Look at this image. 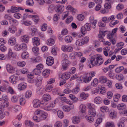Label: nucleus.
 <instances>
[{
  "instance_id": "nucleus-62",
  "label": "nucleus",
  "mask_w": 127,
  "mask_h": 127,
  "mask_svg": "<svg viewBox=\"0 0 127 127\" xmlns=\"http://www.w3.org/2000/svg\"><path fill=\"white\" fill-rule=\"evenodd\" d=\"M19 100L20 104L21 105H24L26 102L25 99L23 98H21Z\"/></svg>"
},
{
  "instance_id": "nucleus-59",
  "label": "nucleus",
  "mask_w": 127,
  "mask_h": 127,
  "mask_svg": "<svg viewBox=\"0 0 127 127\" xmlns=\"http://www.w3.org/2000/svg\"><path fill=\"white\" fill-rule=\"evenodd\" d=\"M40 118L41 120H43L45 119L47 117V116L46 114H45L44 112L43 111V113L40 115Z\"/></svg>"
},
{
  "instance_id": "nucleus-60",
  "label": "nucleus",
  "mask_w": 127,
  "mask_h": 127,
  "mask_svg": "<svg viewBox=\"0 0 127 127\" xmlns=\"http://www.w3.org/2000/svg\"><path fill=\"white\" fill-rule=\"evenodd\" d=\"M115 77L116 79L120 81L122 80L123 79V75L120 74L119 75L116 76Z\"/></svg>"
},
{
  "instance_id": "nucleus-64",
  "label": "nucleus",
  "mask_w": 127,
  "mask_h": 127,
  "mask_svg": "<svg viewBox=\"0 0 127 127\" xmlns=\"http://www.w3.org/2000/svg\"><path fill=\"white\" fill-rule=\"evenodd\" d=\"M107 97L108 98L110 99L112 97L113 94L111 91H108L107 93Z\"/></svg>"
},
{
  "instance_id": "nucleus-28",
  "label": "nucleus",
  "mask_w": 127,
  "mask_h": 127,
  "mask_svg": "<svg viewBox=\"0 0 127 127\" xmlns=\"http://www.w3.org/2000/svg\"><path fill=\"white\" fill-rule=\"evenodd\" d=\"M94 101L96 104H99L102 102V100L101 97H97L95 98Z\"/></svg>"
},
{
  "instance_id": "nucleus-38",
  "label": "nucleus",
  "mask_w": 127,
  "mask_h": 127,
  "mask_svg": "<svg viewBox=\"0 0 127 127\" xmlns=\"http://www.w3.org/2000/svg\"><path fill=\"white\" fill-rule=\"evenodd\" d=\"M67 8L69 10H70L74 14L77 11V10L70 6H67Z\"/></svg>"
},
{
  "instance_id": "nucleus-58",
  "label": "nucleus",
  "mask_w": 127,
  "mask_h": 127,
  "mask_svg": "<svg viewBox=\"0 0 127 127\" xmlns=\"http://www.w3.org/2000/svg\"><path fill=\"white\" fill-rule=\"evenodd\" d=\"M99 40L95 41L94 42V46L95 47H98L99 45L100 42Z\"/></svg>"
},
{
  "instance_id": "nucleus-30",
  "label": "nucleus",
  "mask_w": 127,
  "mask_h": 127,
  "mask_svg": "<svg viewBox=\"0 0 127 127\" xmlns=\"http://www.w3.org/2000/svg\"><path fill=\"white\" fill-rule=\"evenodd\" d=\"M47 43L48 45L50 46L53 45L54 43V41L52 38H50L48 39L47 40Z\"/></svg>"
},
{
  "instance_id": "nucleus-17",
  "label": "nucleus",
  "mask_w": 127,
  "mask_h": 127,
  "mask_svg": "<svg viewBox=\"0 0 127 127\" xmlns=\"http://www.w3.org/2000/svg\"><path fill=\"white\" fill-rule=\"evenodd\" d=\"M8 43L9 45H14L16 43L15 38L14 37H12L9 40Z\"/></svg>"
},
{
  "instance_id": "nucleus-14",
  "label": "nucleus",
  "mask_w": 127,
  "mask_h": 127,
  "mask_svg": "<svg viewBox=\"0 0 127 127\" xmlns=\"http://www.w3.org/2000/svg\"><path fill=\"white\" fill-rule=\"evenodd\" d=\"M8 30L9 32L12 33H14L16 31L17 29L15 26L11 25L9 27Z\"/></svg>"
},
{
  "instance_id": "nucleus-5",
  "label": "nucleus",
  "mask_w": 127,
  "mask_h": 127,
  "mask_svg": "<svg viewBox=\"0 0 127 127\" xmlns=\"http://www.w3.org/2000/svg\"><path fill=\"white\" fill-rule=\"evenodd\" d=\"M18 79L17 76L13 75L11 76L9 78V80L12 84H15L17 83Z\"/></svg>"
},
{
  "instance_id": "nucleus-42",
  "label": "nucleus",
  "mask_w": 127,
  "mask_h": 127,
  "mask_svg": "<svg viewBox=\"0 0 127 127\" xmlns=\"http://www.w3.org/2000/svg\"><path fill=\"white\" fill-rule=\"evenodd\" d=\"M77 19L79 21H82L84 19V16L81 14H79L77 15Z\"/></svg>"
},
{
  "instance_id": "nucleus-16",
  "label": "nucleus",
  "mask_w": 127,
  "mask_h": 127,
  "mask_svg": "<svg viewBox=\"0 0 127 127\" xmlns=\"http://www.w3.org/2000/svg\"><path fill=\"white\" fill-rule=\"evenodd\" d=\"M90 22L92 24V25H93L94 26L93 27L95 29V27L96 24L97 22V20H94V17L93 16H91L90 18Z\"/></svg>"
},
{
  "instance_id": "nucleus-40",
  "label": "nucleus",
  "mask_w": 127,
  "mask_h": 127,
  "mask_svg": "<svg viewBox=\"0 0 127 127\" xmlns=\"http://www.w3.org/2000/svg\"><path fill=\"white\" fill-rule=\"evenodd\" d=\"M106 127H115L114 123L112 122H109L106 124Z\"/></svg>"
},
{
  "instance_id": "nucleus-49",
  "label": "nucleus",
  "mask_w": 127,
  "mask_h": 127,
  "mask_svg": "<svg viewBox=\"0 0 127 127\" xmlns=\"http://www.w3.org/2000/svg\"><path fill=\"white\" fill-rule=\"evenodd\" d=\"M98 37L99 38V41L104 42L105 41V40L104 39L103 36L101 34V33L100 32L98 34Z\"/></svg>"
},
{
  "instance_id": "nucleus-53",
  "label": "nucleus",
  "mask_w": 127,
  "mask_h": 127,
  "mask_svg": "<svg viewBox=\"0 0 127 127\" xmlns=\"http://www.w3.org/2000/svg\"><path fill=\"white\" fill-rule=\"evenodd\" d=\"M124 68L123 66H120L117 67L115 69V71L117 73L121 72Z\"/></svg>"
},
{
  "instance_id": "nucleus-26",
  "label": "nucleus",
  "mask_w": 127,
  "mask_h": 127,
  "mask_svg": "<svg viewBox=\"0 0 127 127\" xmlns=\"http://www.w3.org/2000/svg\"><path fill=\"white\" fill-rule=\"evenodd\" d=\"M64 40L66 42L69 43L71 42L72 40V37L70 36H67L65 37Z\"/></svg>"
},
{
  "instance_id": "nucleus-3",
  "label": "nucleus",
  "mask_w": 127,
  "mask_h": 127,
  "mask_svg": "<svg viewBox=\"0 0 127 127\" xmlns=\"http://www.w3.org/2000/svg\"><path fill=\"white\" fill-rule=\"evenodd\" d=\"M7 96L6 95H3L2 96V98L3 99L0 105L4 107H7L9 104V103L6 100H5V99H6Z\"/></svg>"
},
{
  "instance_id": "nucleus-63",
  "label": "nucleus",
  "mask_w": 127,
  "mask_h": 127,
  "mask_svg": "<svg viewBox=\"0 0 127 127\" xmlns=\"http://www.w3.org/2000/svg\"><path fill=\"white\" fill-rule=\"evenodd\" d=\"M108 108L105 106H103L101 107L100 108V110L101 111L103 112H106L108 110Z\"/></svg>"
},
{
  "instance_id": "nucleus-48",
  "label": "nucleus",
  "mask_w": 127,
  "mask_h": 127,
  "mask_svg": "<svg viewBox=\"0 0 127 127\" xmlns=\"http://www.w3.org/2000/svg\"><path fill=\"white\" fill-rule=\"evenodd\" d=\"M57 115L58 117L60 118H63L64 116L63 112L60 110H59L58 111Z\"/></svg>"
},
{
  "instance_id": "nucleus-54",
  "label": "nucleus",
  "mask_w": 127,
  "mask_h": 127,
  "mask_svg": "<svg viewBox=\"0 0 127 127\" xmlns=\"http://www.w3.org/2000/svg\"><path fill=\"white\" fill-rule=\"evenodd\" d=\"M116 8L118 10H120L124 8V6L122 4L120 3L117 6Z\"/></svg>"
},
{
  "instance_id": "nucleus-22",
  "label": "nucleus",
  "mask_w": 127,
  "mask_h": 127,
  "mask_svg": "<svg viewBox=\"0 0 127 127\" xmlns=\"http://www.w3.org/2000/svg\"><path fill=\"white\" fill-rule=\"evenodd\" d=\"M73 123L75 124H77L80 122V118L77 116H74L72 118Z\"/></svg>"
},
{
  "instance_id": "nucleus-13",
  "label": "nucleus",
  "mask_w": 127,
  "mask_h": 127,
  "mask_svg": "<svg viewBox=\"0 0 127 127\" xmlns=\"http://www.w3.org/2000/svg\"><path fill=\"white\" fill-rule=\"evenodd\" d=\"M70 76V73L67 72L64 73L62 76V78L63 80H66L69 78Z\"/></svg>"
},
{
  "instance_id": "nucleus-33",
  "label": "nucleus",
  "mask_w": 127,
  "mask_h": 127,
  "mask_svg": "<svg viewBox=\"0 0 127 127\" xmlns=\"http://www.w3.org/2000/svg\"><path fill=\"white\" fill-rule=\"evenodd\" d=\"M32 92L30 90L27 91L25 93V96L27 98H30L31 96Z\"/></svg>"
},
{
  "instance_id": "nucleus-35",
  "label": "nucleus",
  "mask_w": 127,
  "mask_h": 127,
  "mask_svg": "<svg viewBox=\"0 0 127 127\" xmlns=\"http://www.w3.org/2000/svg\"><path fill=\"white\" fill-rule=\"evenodd\" d=\"M77 53L76 52H73L71 53L69 56V57L71 59H74L76 58V56H77Z\"/></svg>"
},
{
  "instance_id": "nucleus-24",
  "label": "nucleus",
  "mask_w": 127,
  "mask_h": 127,
  "mask_svg": "<svg viewBox=\"0 0 127 127\" xmlns=\"http://www.w3.org/2000/svg\"><path fill=\"white\" fill-rule=\"evenodd\" d=\"M29 39L28 36L27 35H25L21 37V40L27 43L28 42Z\"/></svg>"
},
{
  "instance_id": "nucleus-50",
  "label": "nucleus",
  "mask_w": 127,
  "mask_h": 127,
  "mask_svg": "<svg viewBox=\"0 0 127 127\" xmlns=\"http://www.w3.org/2000/svg\"><path fill=\"white\" fill-rule=\"evenodd\" d=\"M98 82L97 79H95L91 83V85L93 86H95L98 84Z\"/></svg>"
},
{
  "instance_id": "nucleus-47",
  "label": "nucleus",
  "mask_w": 127,
  "mask_h": 127,
  "mask_svg": "<svg viewBox=\"0 0 127 127\" xmlns=\"http://www.w3.org/2000/svg\"><path fill=\"white\" fill-rule=\"evenodd\" d=\"M91 78L88 75H87L84 78V82L85 83L89 82L91 79Z\"/></svg>"
},
{
  "instance_id": "nucleus-43",
  "label": "nucleus",
  "mask_w": 127,
  "mask_h": 127,
  "mask_svg": "<svg viewBox=\"0 0 127 127\" xmlns=\"http://www.w3.org/2000/svg\"><path fill=\"white\" fill-rule=\"evenodd\" d=\"M75 44L77 46H80L83 45L81 39H80L77 40L75 42Z\"/></svg>"
},
{
  "instance_id": "nucleus-45",
  "label": "nucleus",
  "mask_w": 127,
  "mask_h": 127,
  "mask_svg": "<svg viewBox=\"0 0 127 127\" xmlns=\"http://www.w3.org/2000/svg\"><path fill=\"white\" fill-rule=\"evenodd\" d=\"M47 101H43V100H42L41 102L40 107L44 109V108L46 107V105L47 104Z\"/></svg>"
},
{
  "instance_id": "nucleus-12",
  "label": "nucleus",
  "mask_w": 127,
  "mask_h": 127,
  "mask_svg": "<svg viewBox=\"0 0 127 127\" xmlns=\"http://www.w3.org/2000/svg\"><path fill=\"white\" fill-rule=\"evenodd\" d=\"M36 79V85L37 86H39L41 85L42 77L41 76L39 75L37 76Z\"/></svg>"
},
{
  "instance_id": "nucleus-21",
  "label": "nucleus",
  "mask_w": 127,
  "mask_h": 127,
  "mask_svg": "<svg viewBox=\"0 0 127 127\" xmlns=\"http://www.w3.org/2000/svg\"><path fill=\"white\" fill-rule=\"evenodd\" d=\"M89 95V94L87 93L83 92L80 94V96L81 99L85 100L87 99Z\"/></svg>"
},
{
  "instance_id": "nucleus-55",
  "label": "nucleus",
  "mask_w": 127,
  "mask_h": 127,
  "mask_svg": "<svg viewBox=\"0 0 127 127\" xmlns=\"http://www.w3.org/2000/svg\"><path fill=\"white\" fill-rule=\"evenodd\" d=\"M79 91V89L78 87H76L75 88L73 89L72 91V92L74 94H77Z\"/></svg>"
},
{
  "instance_id": "nucleus-32",
  "label": "nucleus",
  "mask_w": 127,
  "mask_h": 127,
  "mask_svg": "<svg viewBox=\"0 0 127 127\" xmlns=\"http://www.w3.org/2000/svg\"><path fill=\"white\" fill-rule=\"evenodd\" d=\"M121 97V95L118 94H116L114 96V100L115 102H117L119 100V99Z\"/></svg>"
},
{
  "instance_id": "nucleus-25",
  "label": "nucleus",
  "mask_w": 127,
  "mask_h": 127,
  "mask_svg": "<svg viewBox=\"0 0 127 127\" xmlns=\"http://www.w3.org/2000/svg\"><path fill=\"white\" fill-rule=\"evenodd\" d=\"M125 104L123 103L118 104L117 106L118 109L120 110H122L126 107Z\"/></svg>"
},
{
  "instance_id": "nucleus-37",
  "label": "nucleus",
  "mask_w": 127,
  "mask_h": 127,
  "mask_svg": "<svg viewBox=\"0 0 127 127\" xmlns=\"http://www.w3.org/2000/svg\"><path fill=\"white\" fill-rule=\"evenodd\" d=\"M87 106L89 108V110L91 111V110L93 109V111H94V109H95L94 107V105L90 103H88L87 104Z\"/></svg>"
},
{
  "instance_id": "nucleus-2",
  "label": "nucleus",
  "mask_w": 127,
  "mask_h": 127,
  "mask_svg": "<svg viewBox=\"0 0 127 127\" xmlns=\"http://www.w3.org/2000/svg\"><path fill=\"white\" fill-rule=\"evenodd\" d=\"M91 28V24L89 23H87L81 28V31L83 34L84 35L86 33L87 31H90Z\"/></svg>"
},
{
  "instance_id": "nucleus-29",
  "label": "nucleus",
  "mask_w": 127,
  "mask_h": 127,
  "mask_svg": "<svg viewBox=\"0 0 127 127\" xmlns=\"http://www.w3.org/2000/svg\"><path fill=\"white\" fill-rule=\"evenodd\" d=\"M109 116L110 118L113 119L116 117V114L115 111L113 110L110 112Z\"/></svg>"
},
{
  "instance_id": "nucleus-27",
  "label": "nucleus",
  "mask_w": 127,
  "mask_h": 127,
  "mask_svg": "<svg viewBox=\"0 0 127 127\" xmlns=\"http://www.w3.org/2000/svg\"><path fill=\"white\" fill-rule=\"evenodd\" d=\"M89 38L88 37L86 36L83 37L81 39L83 45L88 43L89 41Z\"/></svg>"
},
{
  "instance_id": "nucleus-6",
  "label": "nucleus",
  "mask_w": 127,
  "mask_h": 127,
  "mask_svg": "<svg viewBox=\"0 0 127 127\" xmlns=\"http://www.w3.org/2000/svg\"><path fill=\"white\" fill-rule=\"evenodd\" d=\"M56 102V99L54 100V102L51 103L50 105L47 107H45L44 109L46 110L49 111L52 109V108L55 106Z\"/></svg>"
},
{
  "instance_id": "nucleus-8",
  "label": "nucleus",
  "mask_w": 127,
  "mask_h": 127,
  "mask_svg": "<svg viewBox=\"0 0 127 127\" xmlns=\"http://www.w3.org/2000/svg\"><path fill=\"white\" fill-rule=\"evenodd\" d=\"M62 68L64 70H66L68 64L70 63V62L67 60H63L62 61Z\"/></svg>"
},
{
  "instance_id": "nucleus-36",
  "label": "nucleus",
  "mask_w": 127,
  "mask_h": 127,
  "mask_svg": "<svg viewBox=\"0 0 127 127\" xmlns=\"http://www.w3.org/2000/svg\"><path fill=\"white\" fill-rule=\"evenodd\" d=\"M80 108L81 109V111L83 113L85 112L86 111V106L83 104H82L80 105Z\"/></svg>"
},
{
  "instance_id": "nucleus-41",
  "label": "nucleus",
  "mask_w": 127,
  "mask_h": 127,
  "mask_svg": "<svg viewBox=\"0 0 127 127\" xmlns=\"http://www.w3.org/2000/svg\"><path fill=\"white\" fill-rule=\"evenodd\" d=\"M88 113L89 115H91L92 116H95L96 114L95 109H94V111L93 109L91 110V111L89 110Z\"/></svg>"
},
{
  "instance_id": "nucleus-9",
  "label": "nucleus",
  "mask_w": 127,
  "mask_h": 127,
  "mask_svg": "<svg viewBox=\"0 0 127 127\" xmlns=\"http://www.w3.org/2000/svg\"><path fill=\"white\" fill-rule=\"evenodd\" d=\"M33 106L34 108H37L39 106L40 107L41 102L38 99H34L33 101Z\"/></svg>"
},
{
  "instance_id": "nucleus-46",
  "label": "nucleus",
  "mask_w": 127,
  "mask_h": 127,
  "mask_svg": "<svg viewBox=\"0 0 127 127\" xmlns=\"http://www.w3.org/2000/svg\"><path fill=\"white\" fill-rule=\"evenodd\" d=\"M26 3L27 5L30 6H32L34 4V2L32 0H27Z\"/></svg>"
},
{
  "instance_id": "nucleus-19",
  "label": "nucleus",
  "mask_w": 127,
  "mask_h": 127,
  "mask_svg": "<svg viewBox=\"0 0 127 127\" xmlns=\"http://www.w3.org/2000/svg\"><path fill=\"white\" fill-rule=\"evenodd\" d=\"M50 70L49 69H46L43 72V75L44 78H46L48 77L50 73Z\"/></svg>"
},
{
  "instance_id": "nucleus-1",
  "label": "nucleus",
  "mask_w": 127,
  "mask_h": 127,
  "mask_svg": "<svg viewBox=\"0 0 127 127\" xmlns=\"http://www.w3.org/2000/svg\"><path fill=\"white\" fill-rule=\"evenodd\" d=\"M98 55H95L90 58L89 61V66L90 68L93 67L95 66H96L97 64V60Z\"/></svg>"
},
{
  "instance_id": "nucleus-11",
  "label": "nucleus",
  "mask_w": 127,
  "mask_h": 127,
  "mask_svg": "<svg viewBox=\"0 0 127 127\" xmlns=\"http://www.w3.org/2000/svg\"><path fill=\"white\" fill-rule=\"evenodd\" d=\"M27 84L26 83H21L18 85V88L20 90H23L27 88Z\"/></svg>"
},
{
  "instance_id": "nucleus-4",
  "label": "nucleus",
  "mask_w": 127,
  "mask_h": 127,
  "mask_svg": "<svg viewBox=\"0 0 127 127\" xmlns=\"http://www.w3.org/2000/svg\"><path fill=\"white\" fill-rule=\"evenodd\" d=\"M64 9V6L62 5L58 4L56 5L55 8V11L60 13H62Z\"/></svg>"
},
{
  "instance_id": "nucleus-57",
  "label": "nucleus",
  "mask_w": 127,
  "mask_h": 127,
  "mask_svg": "<svg viewBox=\"0 0 127 127\" xmlns=\"http://www.w3.org/2000/svg\"><path fill=\"white\" fill-rule=\"evenodd\" d=\"M60 18V16L59 14H56L54 15L53 19L54 21H57Z\"/></svg>"
},
{
  "instance_id": "nucleus-51",
  "label": "nucleus",
  "mask_w": 127,
  "mask_h": 127,
  "mask_svg": "<svg viewBox=\"0 0 127 127\" xmlns=\"http://www.w3.org/2000/svg\"><path fill=\"white\" fill-rule=\"evenodd\" d=\"M17 64L19 66L23 67L25 65L26 63L24 61H20L17 63Z\"/></svg>"
},
{
  "instance_id": "nucleus-15",
  "label": "nucleus",
  "mask_w": 127,
  "mask_h": 127,
  "mask_svg": "<svg viewBox=\"0 0 127 127\" xmlns=\"http://www.w3.org/2000/svg\"><path fill=\"white\" fill-rule=\"evenodd\" d=\"M97 62V66H99L101 64L103 63V60L101 56L100 55H98Z\"/></svg>"
},
{
  "instance_id": "nucleus-56",
  "label": "nucleus",
  "mask_w": 127,
  "mask_h": 127,
  "mask_svg": "<svg viewBox=\"0 0 127 127\" xmlns=\"http://www.w3.org/2000/svg\"><path fill=\"white\" fill-rule=\"evenodd\" d=\"M63 110L64 111H69L70 110V108L67 106H64L63 107Z\"/></svg>"
},
{
  "instance_id": "nucleus-34",
  "label": "nucleus",
  "mask_w": 127,
  "mask_h": 127,
  "mask_svg": "<svg viewBox=\"0 0 127 127\" xmlns=\"http://www.w3.org/2000/svg\"><path fill=\"white\" fill-rule=\"evenodd\" d=\"M29 57V55L28 52H24L22 54V57L24 59H26Z\"/></svg>"
},
{
  "instance_id": "nucleus-7",
  "label": "nucleus",
  "mask_w": 127,
  "mask_h": 127,
  "mask_svg": "<svg viewBox=\"0 0 127 127\" xmlns=\"http://www.w3.org/2000/svg\"><path fill=\"white\" fill-rule=\"evenodd\" d=\"M54 59L53 57H49L47 58L46 63L48 65H52L54 64Z\"/></svg>"
},
{
  "instance_id": "nucleus-39",
  "label": "nucleus",
  "mask_w": 127,
  "mask_h": 127,
  "mask_svg": "<svg viewBox=\"0 0 127 127\" xmlns=\"http://www.w3.org/2000/svg\"><path fill=\"white\" fill-rule=\"evenodd\" d=\"M33 73L34 74L38 75L40 74L41 73V71L39 69L37 68L34 69L33 70Z\"/></svg>"
},
{
  "instance_id": "nucleus-52",
  "label": "nucleus",
  "mask_w": 127,
  "mask_h": 127,
  "mask_svg": "<svg viewBox=\"0 0 127 127\" xmlns=\"http://www.w3.org/2000/svg\"><path fill=\"white\" fill-rule=\"evenodd\" d=\"M20 49H21L23 50H26L27 46L25 44L23 43L20 45Z\"/></svg>"
},
{
  "instance_id": "nucleus-44",
  "label": "nucleus",
  "mask_w": 127,
  "mask_h": 127,
  "mask_svg": "<svg viewBox=\"0 0 127 127\" xmlns=\"http://www.w3.org/2000/svg\"><path fill=\"white\" fill-rule=\"evenodd\" d=\"M25 124L26 125L31 126H32L34 125V123L30 121L27 120L25 122Z\"/></svg>"
},
{
  "instance_id": "nucleus-18",
  "label": "nucleus",
  "mask_w": 127,
  "mask_h": 127,
  "mask_svg": "<svg viewBox=\"0 0 127 127\" xmlns=\"http://www.w3.org/2000/svg\"><path fill=\"white\" fill-rule=\"evenodd\" d=\"M43 101H47L49 100L51 98V96L48 94H44L43 96Z\"/></svg>"
},
{
  "instance_id": "nucleus-10",
  "label": "nucleus",
  "mask_w": 127,
  "mask_h": 127,
  "mask_svg": "<svg viewBox=\"0 0 127 127\" xmlns=\"http://www.w3.org/2000/svg\"><path fill=\"white\" fill-rule=\"evenodd\" d=\"M33 44L34 46H38L40 44V39L38 37H34L32 38Z\"/></svg>"
},
{
  "instance_id": "nucleus-20",
  "label": "nucleus",
  "mask_w": 127,
  "mask_h": 127,
  "mask_svg": "<svg viewBox=\"0 0 127 127\" xmlns=\"http://www.w3.org/2000/svg\"><path fill=\"white\" fill-rule=\"evenodd\" d=\"M107 80V79L106 77L104 76H101L99 79V82L101 83H106Z\"/></svg>"
},
{
  "instance_id": "nucleus-61",
  "label": "nucleus",
  "mask_w": 127,
  "mask_h": 127,
  "mask_svg": "<svg viewBox=\"0 0 127 127\" xmlns=\"http://www.w3.org/2000/svg\"><path fill=\"white\" fill-rule=\"evenodd\" d=\"M62 126V123L60 121H58L56 122L55 124V127H61Z\"/></svg>"
},
{
  "instance_id": "nucleus-23",
  "label": "nucleus",
  "mask_w": 127,
  "mask_h": 127,
  "mask_svg": "<svg viewBox=\"0 0 127 127\" xmlns=\"http://www.w3.org/2000/svg\"><path fill=\"white\" fill-rule=\"evenodd\" d=\"M6 67L7 71L9 73H11L14 70L13 67L9 64H7Z\"/></svg>"
},
{
  "instance_id": "nucleus-31",
  "label": "nucleus",
  "mask_w": 127,
  "mask_h": 127,
  "mask_svg": "<svg viewBox=\"0 0 127 127\" xmlns=\"http://www.w3.org/2000/svg\"><path fill=\"white\" fill-rule=\"evenodd\" d=\"M30 16L32 17L33 20L36 23H37L38 22L39 18L38 16L36 15H31Z\"/></svg>"
}]
</instances>
